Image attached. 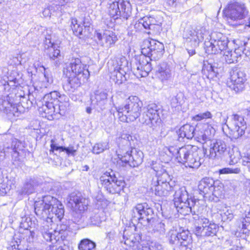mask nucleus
<instances>
[{"label": "nucleus", "mask_w": 250, "mask_h": 250, "mask_svg": "<svg viewBox=\"0 0 250 250\" xmlns=\"http://www.w3.org/2000/svg\"><path fill=\"white\" fill-rule=\"evenodd\" d=\"M109 145L108 142H100L96 143L94 145L92 149V152L95 154H99L109 148Z\"/></svg>", "instance_id": "nucleus-38"}, {"label": "nucleus", "mask_w": 250, "mask_h": 250, "mask_svg": "<svg viewBox=\"0 0 250 250\" xmlns=\"http://www.w3.org/2000/svg\"><path fill=\"white\" fill-rule=\"evenodd\" d=\"M59 46L58 44L55 43L44 48L45 53L49 57L50 60L54 61L57 64V62L59 61L61 57L60 50L59 49Z\"/></svg>", "instance_id": "nucleus-28"}, {"label": "nucleus", "mask_w": 250, "mask_h": 250, "mask_svg": "<svg viewBox=\"0 0 250 250\" xmlns=\"http://www.w3.org/2000/svg\"><path fill=\"white\" fill-rule=\"evenodd\" d=\"M199 191L205 195L208 194L209 200L217 202L224 197L223 186L219 181L210 178H203L198 185Z\"/></svg>", "instance_id": "nucleus-9"}, {"label": "nucleus", "mask_w": 250, "mask_h": 250, "mask_svg": "<svg viewBox=\"0 0 250 250\" xmlns=\"http://www.w3.org/2000/svg\"><path fill=\"white\" fill-rule=\"evenodd\" d=\"M154 184H171L173 185V182L171 181V179L168 173L165 170L160 171L157 173V180L154 182Z\"/></svg>", "instance_id": "nucleus-35"}, {"label": "nucleus", "mask_w": 250, "mask_h": 250, "mask_svg": "<svg viewBox=\"0 0 250 250\" xmlns=\"http://www.w3.org/2000/svg\"><path fill=\"white\" fill-rule=\"evenodd\" d=\"M242 230L244 234L247 233L250 230V221H248V219H243L242 221Z\"/></svg>", "instance_id": "nucleus-49"}, {"label": "nucleus", "mask_w": 250, "mask_h": 250, "mask_svg": "<svg viewBox=\"0 0 250 250\" xmlns=\"http://www.w3.org/2000/svg\"><path fill=\"white\" fill-rule=\"evenodd\" d=\"M100 181L106 190L111 194L119 193L125 185L124 180L117 178L112 171L104 173L100 178Z\"/></svg>", "instance_id": "nucleus-12"}, {"label": "nucleus", "mask_w": 250, "mask_h": 250, "mask_svg": "<svg viewBox=\"0 0 250 250\" xmlns=\"http://www.w3.org/2000/svg\"><path fill=\"white\" fill-rule=\"evenodd\" d=\"M8 190V188L5 184L0 182V195H5Z\"/></svg>", "instance_id": "nucleus-58"}, {"label": "nucleus", "mask_w": 250, "mask_h": 250, "mask_svg": "<svg viewBox=\"0 0 250 250\" xmlns=\"http://www.w3.org/2000/svg\"><path fill=\"white\" fill-rule=\"evenodd\" d=\"M118 157L125 164V166L128 165L131 167H136L142 164L144 155L142 151L135 148H131L130 150L118 153Z\"/></svg>", "instance_id": "nucleus-17"}, {"label": "nucleus", "mask_w": 250, "mask_h": 250, "mask_svg": "<svg viewBox=\"0 0 250 250\" xmlns=\"http://www.w3.org/2000/svg\"><path fill=\"white\" fill-rule=\"evenodd\" d=\"M38 182L35 178H28L26 179L23 187L19 191L21 195L30 194L34 192Z\"/></svg>", "instance_id": "nucleus-26"}, {"label": "nucleus", "mask_w": 250, "mask_h": 250, "mask_svg": "<svg viewBox=\"0 0 250 250\" xmlns=\"http://www.w3.org/2000/svg\"><path fill=\"white\" fill-rule=\"evenodd\" d=\"M143 23H141V22H139V23H141L142 24V26L144 27L145 29H151V26L150 24H149V20H148L147 17H144L143 19Z\"/></svg>", "instance_id": "nucleus-61"}, {"label": "nucleus", "mask_w": 250, "mask_h": 250, "mask_svg": "<svg viewBox=\"0 0 250 250\" xmlns=\"http://www.w3.org/2000/svg\"><path fill=\"white\" fill-rule=\"evenodd\" d=\"M195 131H199L198 137L203 141V143L210 140L215 132V129L211 125L208 123H199L196 125L195 127L189 124L183 125L179 129L177 135L179 139L184 138L191 139L194 136Z\"/></svg>", "instance_id": "nucleus-6"}, {"label": "nucleus", "mask_w": 250, "mask_h": 250, "mask_svg": "<svg viewBox=\"0 0 250 250\" xmlns=\"http://www.w3.org/2000/svg\"><path fill=\"white\" fill-rule=\"evenodd\" d=\"M34 208L36 214L42 219L39 231L46 241L52 242L54 235L52 226L56 219L61 221L63 218V206L57 198L48 195L42 200L36 201Z\"/></svg>", "instance_id": "nucleus-1"}, {"label": "nucleus", "mask_w": 250, "mask_h": 250, "mask_svg": "<svg viewBox=\"0 0 250 250\" xmlns=\"http://www.w3.org/2000/svg\"><path fill=\"white\" fill-rule=\"evenodd\" d=\"M242 164L244 166H247L249 170L250 171V150L243 157Z\"/></svg>", "instance_id": "nucleus-51"}, {"label": "nucleus", "mask_w": 250, "mask_h": 250, "mask_svg": "<svg viewBox=\"0 0 250 250\" xmlns=\"http://www.w3.org/2000/svg\"><path fill=\"white\" fill-rule=\"evenodd\" d=\"M0 110L9 116L10 115L15 116L18 108L14 104H12L6 98V100L0 101Z\"/></svg>", "instance_id": "nucleus-29"}, {"label": "nucleus", "mask_w": 250, "mask_h": 250, "mask_svg": "<svg viewBox=\"0 0 250 250\" xmlns=\"http://www.w3.org/2000/svg\"><path fill=\"white\" fill-rule=\"evenodd\" d=\"M107 101V94L105 92H100L95 94L94 99L92 100V103L96 104L102 109Z\"/></svg>", "instance_id": "nucleus-36"}, {"label": "nucleus", "mask_w": 250, "mask_h": 250, "mask_svg": "<svg viewBox=\"0 0 250 250\" xmlns=\"http://www.w3.org/2000/svg\"><path fill=\"white\" fill-rule=\"evenodd\" d=\"M246 81L244 71L240 68H234L230 71V78L227 81V85L236 93H239L244 89Z\"/></svg>", "instance_id": "nucleus-16"}, {"label": "nucleus", "mask_w": 250, "mask_h": 250, "mask_svg": "<svg viewBox=\"0 0 250 250\" xmlns=\"http://www.w3.org/2000/svg\"><path fill=\"white\" fill-rule=\"evenodd\" d=\"M212 117V114L209 111H206L204 113H200L192 117V120L199 122L204 119H210Z\"/></svg>", "instance_id": "nucleus-45"}, {"label": "nucleus", "mask_w": 250, "mask_h": 250, "mask_svg": "<svg viewBox=\"0 0 250 250\" xmlns=\"http://www.w3.org/2000/svg\"><path fill=\"white\" fill-rule=\"evenodd\" d=\"M62 227L64 228V229L59 230V235L62 240H64L68 236L69 231L67 230V226L63 225Z\"/></svg>", "instance_id": "nucleus-52"}, {"label": "nucleus", "mask_w": 250, "mask_h": 250, "mask_svg": "<svg viewBox=\"0 0 250 250\" xmlns=\"http://www.w3.org/2000/svg\"><path fill=\"white\" fill-rule=\"evenodd\" d=\"M142 106L143 103L138 97L130 96L124 106L116 108L119 119L124 123L135 121L141 115Z\"/></svg>", "instance_id": "nucleus-7"}, {"label": "nucleus", "mask_w": 250, "mask_h": 250, "mask_svg": "<svg viewBox=\"0 0 250 250\" xmlns=\"http://www.w3.org/2000/svg\"><path fill=\"white\" fill-rule=\"evenodd\" d=\"M228 38L221 33H212L210 41L205 43L206 52L211 54L224 52L228 49Z\"/></svg>", "instance_id": "nucleus-13"}, {"label": "nucleus", "mask_w": 250, "mask_h": 250, "mask_svg": "<svg viewBox=\"0 0 250 250\" xmlns=\"http://www.w3.org/2000/svg\"><path fill=\"white\" fill-rule=\"evenodd\" d=\"M179 1V0H167V3L170 6L175 7Z\"/></svg>", "instance_id": "nucleus-63"}, {"label": "nucleus", "mask_w": 250, "mask_h": 250, "mask_svg": "<svg viewBox=\"0 0 250 250\" xmlns=\"http://www.w3.org/2000/svg\"><path fill=\"white\" fill-rule=\"evenodd\" d=\"M229 129V137L231 139H237L245 133L247 128L246 122L243 116L233 114L230 116L229 121L226 124Z\"/></svg>", "instance_id": "nucleus-15"}, {"label": "nucleus", "mask_w": 250, "mask_h": 250, "mask_svg": "<svg viewBox=\"0 0 250 250\" xmlns=\"http://www.w3.org/2000/svg\"><path fill=\"white\" fill-rule=\"evenodd\" d=\"M218 226L214 223H209L208 226H205L204 236H213L216 235L218 230Z\"/></svg>", "instance_id": "nucleus-41"}, {"label": "nucleus", "mask_w": 250, "mask_h": 250, "mask_svg": "<svg viewBox=\"0 0 250 250\" xmlns=\"http://www.w3.org/2000/svg\"><path fill=\"white\" fill-rule=\"evenodd\" d=\"M175 188L171 184H154L151 189L155 195L159 196H167L174 190Z\"/></svg>", "instance_id": "nucleus-24"}, {"label": "nucleus", "mask_w": 250, "mask_h": 250, "mask_svg": "<svg viewBox=\"0 0 250 250\" xmlns=\"http://www.w3.org/2000/svg\"><path fill=\"white\" fill-rule=\"evenodd\" d=\"M173 201L177 211L182 215L192 212L195 214L198 210L199 200L191 196L189 197L185 187L179 188L175 191Z\"/></svg>", "instance_id": "nucleus-5"}, {"label": "nucleus", "mask_w": 250, "mask_h": 250, "mask_svg": "<svg viewBox=\"0 0 250 250\" xmlns=\"http://www.w3.org/2000/svg\"><path fill=\"white\" fill-rule=\"evenodd\" d=\"M205 226H197L195 227L194 232L195 234L197 236H201V237H205L204 236V233L205 232Z\"/></svg>", "instance_id": "nucleus-54"}, {"label": "nucleus", "mask_w": 250, "mask_h": 250, "mask_svg": "<svg viewBox=\"0 0 250 250\" xmlns=\"http://www.w3.org/2000/svg\"><path fill=\"white\" fill-rule=\"evenodd\" d=\"M224 56L228 63H234L238 61V57L237 56L236 50L234 52L227 50L224 52Z\"/></svg>", "instance_id": "nucleus-40"}, {"label": "nucleus", "mask_w": 250, "mask_h": 250, "mask_svg": "<svg viewBox=\"0 0 250 250\" xmlns=\"http://www.w3.org/2000/svg\"><path fill=\"white\" fill-rule=\"evenodd\" d=\"M181 94H177L171 99V105L172 107H176L181 104L180 97Z\"/></svg>", "instance_id": "nucleus-50"}, {"label": "nucleus", "mask_w": 250, "mask_h": 250, "mask_svg": "<svg viewBox=\"0 0 250 250\" xmlns=\"http://www.w3.org/2000/svg\"><path fill=\"white\" fill-rule=\"evenodd\" d=\"M67 200L68 206L74 209L82 211L87 209V206L85 204V199L82 197L80 193H71Z\"/></svg>", "instance_id": "nucleus-21"}, {"label": "nucleus", "mask_w": 250, "mask_h": 250, "mask_svg": "<svg viewBox=\"0 0 250 250\" xmlns=\"http://www.w3.org/2000/svg\"><path fill=\"white\" fill-rule=\"evenodd\" d=\"M163 150L168 157L167 160H170L172 156L175 157L178 162L186 167L197 169L202 163L199 156L201 151L195 146L187 145L179 148L165 147Z\"/></svg>", "instance_id": "nucleus-3"}, {"label": "nucleus", "mask_w": 250, "mask_h": 250, "mask_svg": "<svg viewBox=\"0 0 250 250\" xmlns=\"http://www.w3.org/2000/svg\"><path fill=\"white\" fill-rule=\"evenodd\" d=\"M183 38L187 44L194 48L197 47L204 39L202 30L196 28L193 29L187 26L184 31Z\"/></svg>", "instance_id": "nucleus-18"}, {"label": "nucleus", "mask_w": 250, "mask_h": 250, "mask_svg": "<svg viewBox=\"0 0 250 250\" xmlns=\"http://www.w3.org/2000/svg\"><path fill=\"white\" fill-rule=\"evenodd\" d=\"M143 46L142 48L143 56L132 68L133 72L137 77H146L152 70L150 61L160 59L164 52V44L154 40L145 41Z\"/></svg>", "instance_id": "nucleus-2"}, {"label": "nucleus", "mask_w": 250, "mask_h": 250, "mask_svg": "<svg viewBox=\"0 0 250 250\" xmlns=\"http://www.w3.org/2000/svg\"><path fill=\"white\" fill-rule=\"evenodd\" d=\"M43 44L44 47V48H45L47 47L50 46V45H52V44H54L55 43L51 42L50 35H47L45 37V40H44Z\"/></svg>", "instance_id": "nucleus-59"}, {"label": "nucleus", "mask_w": 250, "mask_h": 250, "mask_svg": "<svg viewBox=\"0 0 250 250\" xmlns=\"http://www.w3.org/2000/svg\"><path fill=\"white\" fill-rule=\"evenodd\" d=\"M154 219H153V221ZM148 226L151 225L153 228L152 231L154 233H158L159 234H164L166 231L165 225L162 222H152L150 224H148Z\"/></svg>", "instance_id": "nucleus-37"}, {"label": "nucleus", "mask_w": 250, "mask_h": 250, "mask_svg": "<svg viewBox=\"0 0 250 250\" xmlns=\"http://www.w3.org/2000/svg\"><path fill=\"white\" fill-rule=\"evenodd\" d=\"M148 20H149V24H150L151 28L154 25H161L162 24V22L160 21L156 20L154 17H147Z\"/></svg>", "instance_id": "nucleus-55"}, {"label": "nucleus", "mask_w": 250, "mask_h": 250, "mask_svg": "<svg viewBox=\"0 0 250 250\" xmlns=\"http://www.w3.org/2000/svg\"><path fill=\"white\" fill-rule=\"evenodd\" d=\"M219 68L216 66V63H211L208 62H204L202 68V72L208 79H213L219 74Z\"/></svg>", "instance_id": "nucleus-27"}, {"label": "nucleus", "mask_w": 250, "mask_h": 250, "mask_svg": "<svg viewBox=\"0 0 250 250\" xmlns=\"http://www.w3.org/2000/svg\"><path fill=\"white\" fill-rule=\"evenodd\" d=\"M108 12L114 20H127L132 14L130 2L124 0H115L109 2Z\"/></svg>", "instance_id": "nucleus-11"}, {"label": "nucleus", "mask_w": 250, "mask_h": 250, "mask_svg": "<svg viewBox=\"0 0 250 250\" xmlns=\"http://www.w3.org/2000/svg\"><path fill=\"white\" fill-rule=\"evenodd\" d=\"M50 147V152H53L54 150H59L61 151H65L68 155H71L72 156L75 155V153L76 151V150L74 148L73 146L65 147L62 146H58V145L55 143V140L54 139L51 140Z\"/></svg>", "instance_id": "nucleus-34"}, {"label": "nucleus", "mask_w": 250, "mask_h": 250, "mask_svg": "<svg viewBox=\"0 0 250 250\" xmlns=\"http://www.w3.org/2000/svg\"><path fill=\"white\" fill-rule=\"evenodd\" d=\"M161 249V246L156 243L152 242L149 246H144L142 250H158Z\"/></svg>", "instance_id": "nucleus-53"}, {"label": "nucleus", "mask_w": 250, "mask_h": 250, "mask_svg": "<svg viewBox=\"0 0 250 250\" xmlns=\"http://www.w3.org/2000/svg\"><path fill=\"white\" fill-rule=\"evenodd\" d=\"M144 109L145 111L140 122L152 128L153 131H157L162 121L159 115L162 112L161 107L156 104L151 103L144 107Z\"/></svg>", "instance_id": "nucleus-10"}, {"label": "nucleus", "mask_w": 250, "mask_h": 250, "mask_svg": "<svg viewBox=\"0 0 250 250\" xmlns=\"http://www.w3.org/2000/svg\"><path fill=\"white\" fill-rule=\"evenodd\" d=\"M196 217L198 218L197 223L198 224H202V226H208L209 224V220L208 219L206 218H199L198 216L194 217V219L196 220Z\"/></svg>", "instance_id": "nucleus-56"}, {"label": "nucleus", "mask_w": 250, "mask_h": 250, "mask_svg": "<svg viewBox=\"0 0 250 250\" xmlns=\"http://www.w3.org/2000/svg\"><path fill=\"white\" fill-rule=\"evenodd\" d=\"M229 158L230 165H234L235 164H236L238 163V162L239 161L240 159V153L238 151H236V152L233 151L232 153L230 152Z\"/></svg>", "instance_id": "nucleus-47"}, {"label": "nucleus", "mask_w": 250, "mask_h": 250, "mask_svg": "<svg viewBox=\"0 0 250 250\" xmlns=\"http://www.w3.org/2000/svg\"><path fill=\"white\" fill-rule=\"evenodd\" d=\"M144 206L141 204H137L131 210V220L135 223H140L143 224L142 222V214L141 212L142 210L144 208Z\"/></svg>", "instance_id": "nucleus-32"}, {"label": "nucleus", "mask_w": 250, "mask_h": 250, "mask_svg": "<svg viewBox=\"0 0 250 250\" xmlns=\"http://www.w3.org/2000/svg\"><path fill=\"white\" fill-rule=\"evenodd\" d=\"M52 6H50L48 8H45L42 12V14L44 17H51L54 12V10L52 9Z\"/></svg>", "instance_id": "nucleus-57"}, {"label": "nucleus", "mask_w": 250, "mask_h": 250, "mask_svg": "<svg viewBox=\"0 0 250 250\" xmlns=\"http://www.w3.org/2000/svg\"><path fill=\"white\" fill-rule=\"evenodd\" d=\"M89 73L85 71L83 75L69 73L67 83L64 85V89L69 92H73L79 87L83 83L86 82L89 77Z\"/></svg>", "instance_id": "nucleus-19"}, {"label": "nucleus", "mask_w": 250, "mask_h": 250, "mask_svg": "<svg viewBox=\"0 0 250 250\" xmlns=\"http://www.w3.org/2000/svg\"><path fill=\"white\" fill-rule=\"evenodd\" d=\"M43 108L45 113L50 116L54 119L53 116L59 114L63 115L67 108L69 106V100L68 97L64 95L61 94L57 91H54L46 94L43 97Z\"/></svg>", "instance_id": "nucleus-4"}, {"label": "nucleus", "mask_w": 250, "mask_h": 250, "mask_svg": "<svg viewBox=\"0 0 250 250\" xmlns=\"http://www.w3.org/2000/svg\"><path fill=\"white\" fill-rule=\"evenodd\" d=\"M67 70L69 73L76 75H83L85 71L89 73L87 65L82 63L81 59L78 58H72L67 66Z\"/></svg>", "instance_id": "nucleus-22"}, {"label": "nucleus", "mask_w": 250, "mask_h": 250, "mask_svg": "<svg viewBox=\"0 0 250 250\" xmlns=\"http://www.w3.org/2000/svg\"><path fill=\"white\" fill-rule=\"evenodd\" d=\"M241 170L238 167L236 168H230L225 167L219 170V172L220 174H229V173H235L238 174L240 172Z\"/></svg>", "instance_id": "nucleus-48"}, {"label": "nucleus", "mask_w": 250, "mask_h": 250, "mask_svg": "<svg viewBox=\"0 0 250 250\" xmlns=\"http://www.w3.org/2000/svg\"><path fill=\"white\" fill-rule=\"evenodd\" d=\"M75 25H81L80 24L78 23V21L76 19H72L71 21V27L73 31V32L75 33V34L76 35V29H75V27L77 29V26Z\"/></svg>", "instance_id": "nucleus-62"}, {"label": "nucleus", "mask_w": 250, "mask_h": 250, "mask_svg": "<svg viewBox=\"0 0 250 250\" xmlns=\"http://www.w3.org/2000/svg\"><path fill=\"white\" fill-rule=\"evenodd\" d=\"M228 152L227 145L225 142L221 140H217L210 145L209 158L220 159Z\"/></svg>", "instance_id": "nucleus-20"}, {"label": "nucleus", "mask_w": 250, "mask_h": 250, "mask_svg": "<svg viewBox=\"0 0 250 250\" xmlns=\"http://www.w3.org/2000/svg\"><path fill=\"white\" fill-rule=\"evenodd\" d=\"M10 153H11L12 161L13 164L18 166L21 162V160L20 157V152L17 151V150H13L11 151Z\"/></svg>", "instance_id": "nucleus-46"}, {"label": "nucleus", "mask_w": 250, "mask_h": 250, "mask_svg": "<svg viewBox=\"0 0 250 250\" xmlns=\"http://www.w3.org/2000/svg\"><path fill=\"white\" fill-rule=\"evenodd\" d=\"M95 247V243L88 239L82 240L79 245L80 250H94Z\"/></svg>", "instance_id": "nucleus-39"}, {"label": "nucleus", "mask_w": 250, "mask_h": 250, "mask_svg": "<svg viewBox=\"0 0 250 250\" xmlns=\"http://www.w3.org/2000/svg\"><path fill=\"white\" fill-rule=\"evenodd\" d=\"M248 13V10L245 5L237 2L230 3L225 10L228 22L232 26L236 25L235 21L245 19Z\"/></svg>", "instance_id": "nucleus-14"}, {"label": "nucleus", "mask_w": 250, "mask_h": 250, "mask_svg": "<svg viewBox=\"0 0 250 250\" xmlns=\"http://www.w3.org/2000/svg\"><path fill=\"white\" fill-rule=\"evenodd\" d=\"M95 37L99 41H101L104 39L106 46L108 48L111 47L118 40L117 36L111 31H105L103 34L101 33L97 32Z\"/></svg>", "instance_id": "nucleus-25"}, {"label": "nucleus", "mask_w": 250, "mask_h": 250, "mask_svg": "<svg viewBox=\"0 0 250 250\" xmlns=\"http://www.w3.org/2000/svg\"><path fill=\"white\" fill-rule=\"evenodd\" d=\"M128 61L125 57L115 60H110L107 63L110 79L116 84L120 85L129 78L130 68Z\"/></svg>", "instance_id": "nucleus-8"}, {"label": "nucleus", "mask_w": 250, "mask_h": 250, "mask_svg": "<svg viewBox=\"0 0 250 250\" xmlns=\"http://www.w3.org/2000/svg\"><path fill=\"white\" fill-rule=\"evenodd\" d=\"M141 237L140 235H137L136 236L134 235L130 236L129 238H127L125 240V244L127 245H129L130 247H134L138 246L141 240Z\"/></svg>", "instance_id": "nucleus-43"}, {"label": "nucleus", "mask_w": 250, "mask_h": 250, "mask_svg": "<svg viewBox=\"0 0 250 250\" xmlns=\"http://www.w3.org/2000/svg\"><path fill=\"white\" fill-rule=\"evenodd\" d=\"M90 20L88 18H84L83 21V26L76 25L77 26V29L75 27V29H76V35L79 36L84 35L87 36L90 32V25H91Z\"/></svg>", "instance_id": "nucleus-30"}, {"label": "nucleus", "mask_w": 250, "mask_h": 250, "mask_svg": "<svg viewBox=\"0 0 250 250\" xmlns=\"http://www.w3.org/2000/svg\"><path fill=\"white\" fill-rule=\"evenodd\" d=\"M225 215L227 217V219L229 220H231L233 218V215L231 212V210H228L226 212L224 213Z\"/></svg>", "instance_id": "nucleus-64"}, {"label": "nucleus", "mask_w": 250, "mask_h": 250, "mask_svg": "<svg viewBox=\"0 0 250 250\" xmlns=\"http://www.w3.org/2000/svg\"><path fill=\"white\" fill-rule=\"evenodd\" d=\"M156 76L163 83H167L172 77L170 66L166 62L161 63L157 67Z\"/></svg>", "instance_id": "nucleus-23"}, {"label": "nucleus", "mask_w": 250, "mask_h": 250, "mask_svg": "<svg viewBox=\"0 0 250 250\" xmlns=\"http://www.w3.org/2000/svg\"><path fill=\"white\" fill-rule=\"evenodd\" d=\"M19 245L18 244V242L14 241L12 242L7 248L8 250H21L20 248H19Z\"/></svg>", "instance_id": "nucleus-60"}, {"label": "nucleus", "mask_w": 250, "mask_h": 250, "mask_svg": "<svg viewBox=\"0 0 250 250\" xmlns=\"http://www.w3.org/2000/svg\"><path fill=\"white\" fill-rule=\"evenodd\" d=\"M142 205L145 207L141 212L142 214V221H146L148 224H150L151 221L153 222V210L147 203H142Z\"/></svg>", "instance_id": "nucleus-33"}, {"label": "nucleus", "mask_w": 250, "mask_h": 250, "mask_svg": "<svg viewBox=\"0 0 250 250\" xmlns=\"http://www.w3.org/2000/svg\"><path fill=\"white\" fill-rule=\"evenodd\" d=\"M178 236L180 246L187 247L192 242L191 233L188 230L182 229L179 232Z\"/></svg>", "instance_id": "nucleus-31"}, {"label": "nucleus", "mask_w": 250, "mask_h": 250, "mask_svg": "<svg viewBox=\"0 0 250 250\" xmlns=\"http://www.w3.org/2000/svg\"><path fill=\"white\" fill-rule=\"evenodd\" d=\"M169 241L170 244L180 246V239L179 238V232L176 230H171L169 231Z\"/></svg>", "instance_id": "nucleus-44"}, {"label": "nucleus", "mask_w": 250, "mask_h": 250, "mask_svg": "<svg viewBox=\"0 0 250 250\" xmlns=\"http://www.w3.org/2000/svg\"><path fill=\"white\" fill-rule=\"evenodd\" d=\"M24 144L21 141L18 139L14 138L12 141L11 146L10 148L11 151L17 150V151H25L24 149ZM8 149H10L9 147H7Z\"/></svg>", "instance_id": "nucleus-42"}]
</instances>
